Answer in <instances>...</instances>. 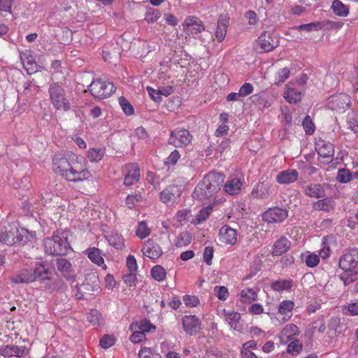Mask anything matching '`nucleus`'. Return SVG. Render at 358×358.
Listing matches in <instances>:
<instances>
[{"label":"nucleus","mask_w":358,"mask_h":358,"mask_svg":"<svg viewBox=\"0 0 358 358\" xmlns=\"http://www.w3.org/2000/svg\"><path fill=\"white\" fill-rule=\"evenodd\" d=\"M220 241L227 245H233L237 241V231L228 225H224L220 229Z\"/></svg>","instance_id":"19"},{"label":"nucleus","mask_w":358,"mask_h":358,"mask_svg":"<svg viewBox=\"0 0 358 358\" xmlns=\"http://www.w3.org/2000/svg\"><path fill=\"white\" fill-rule=\"evenodd\" d=\"M224 175L216 171L207 173L194 191V196L199 199H208L223 186Z\"/></svg>","instance_id":"2"},{"label":"nucleus","mask_w":358,"mask_h":358,"mask_svg":"<svg viewBox=\"0 0 358 358\" xmlns=\"http://www.w3.org/2000/svg\"><path fill=\"white\" fill-rule=\"evenodd\" d=\"M347 124L348 126V129L354 131L355 133H358V112L352 110L348 113L347 117Z\"/></svg>","instance_id":"38"},{"label":"nucleus","mask_w":358,"mask_h":358,"mask_svg":"<svg viewBox=\"0 0 358 358\" xmlns=\"http://www.w3.org/2000/svg\"><path fill=\"white\" fill-rule=\"evenodd\" d=\"M352 178L351 172L347 169H341L337 173L336 179L341 183H347Z\"/></svg>","instance_id":"47"},{"label":"nucleus","mask_w":358,"mask_h":358,"mask_svg":"<svg viewBox=\"0 0 358 358\" xmlns=\"http://www.w3.org/2000/svg\"><path fill=\"white\" fill-rule=\"evenodd\" d=\"M271 190L272 185L271 184L259 182L252 189L251 194L255 199H264L271 194Z\"/></svg>","instance_id":"24"},{"label":"nucleus","mask_w":358,"mask_h":358,"mask_svg":"<svg viewBox=\"0 0 358 358\" xmlns=\"http://www.w3.org/2000/svg\"><path fill=\"white\" fill-rule=\"evenodd\" d=\"M241 297L243 302L251 303L255 301L257 297V291L252 288L243 289L241 292Z\"/></svg>","instance_id":"41"},{"label":"nucleus","mask_w":358,"mask_h":358,"mask_svg":"<svg viewBox=\"0 0 358 358\" xmlns=\"http://www.w3.org/2000/svg\"><path fill=\"white\" fill-rule=\"evenodd\" d=\"M254 87L250 83H245L239 89V96L241 97H245L252 93Z\"/></svg>","instance_id":"59"},{"label":"nucleus","mask_w":358,"mask_h":358,"mask_svg":"<svg viewBox=\"0 0 358 358\" xmlns=\"http://www.w3.org/2000/svg\"><path fill=\"white\" fill-rule=\"evenodd\" d=\"M161 16V12L155 8H150L148 10L145 20L148 23H152L156 22Z\"/></svg>","instance_id":"49"},{"label":"nucleus","mask_w":358,"mask_h":358,"mask_svg":"<svg viewBox=\"0 0 358 358\" xmlns=\"http://www.w3.org/2000/svg\"><path fill=\"white\" fill-rule=\"evenodd\" d=\"M288 216L286 208L278 207L271 208L262 214V220L268 223L282 222Z\"/></svg>","instance_id":"10"},{"label":"nucleus","mask_w":358,"mask_h":358,"mask_svg":"<svg viewBox=\"0 0 358 358\" xmlns=\"http://www.w3.org/2000/svg\"><path fill=\"white\" fill-rule=\"evenodd\" d=\"M313 208L317 211H325L327 213L334 211L336 202L331 198L320 199L313 203Z\"/></svg>","instance_id":"29"},{"label":"nucleus","mask_w":358,"mask_h":358,"mask_svg":"<svg viewBox=\"0 0 358 358\" xmlns=\"http://www.w3.org/2000/svg\"><path fill=\"white\" fill-rule=\"evenodd\" d=\"M290 71L288 68H282L280 69L275 76V83L277 85L284 83L289 76Z\"/></svg>","instance_id":"50"},{"label":"nucleus","mask_w":358,"mask_h":358,"mask_svg":"<svg viewBox=\"0 0 358 358\" xmlns=\"http://www.w3.org/2000/svg\"><path fill=\"white\" fill-rule=\"evenodd\" d=\"M320 262L319 257L315 254L308 255L305 259L306 264L309 267H315Z\"/></svg>","instance_id":"64"},{"label":"nucleus","mask_w":358,"mask_h":358,"mask_svg":"<svg viewBox=\"0 0 358 358\" xmlns=\"http://www.w3.org/2000/svg\"><path fill=\"white\" fill-rule=\"evenodd\" d=\"M184 331L189 335H196L201 329V322L195 315H185L182 319Z\"/></svg>","instance_id":"14"},{"label":"nucleus","mask_w":358,"mask_h":358,"mask_svg":"<svg viewBox=\"0 0 358 358\" xmlns=\"http://www.w3.org/2000/svg\"><path fill=\"white\" fill-rule=\"evenodd\" d=\"M284 97L289 103H296L301 100V94L294 88L288 87L285 92Z\"/></svg>","instance_id":"39"},{"label":"nucleus","mask_w":358,"mask_h":358,"mask_svg":"<svg viewBox=\"0 0 358 358\" xmlns=\"http://www.w3.org/2000/svg\"><path fill=\"white\" fill-rule=\"evenodd\" d=\"M192 241V236L187 231H183L179 234L176 245L178 248H182L188 245Z\"/></svg>","instance_id":"44"},{"label":"nucleus","mask_w":358,"mask_h":358,"mask_svg":"<svg viewBox=\"0 0 358 358\" xmlns=\"http://www.w3.org/2000/svg\"><path fill=\"white\" fill-rule=\"evenodd\" d=\"M88 90L94 98L103 99L110 96L115 91V87L112 83L96 79L88 86Z\"/></svg>","instance_id":"5"},{"label":"nucleus","mask_w":358,"mask_h":358,"mask_svg":"<svg viewBox=\"0 0 358 358\" xmlns=\"http://www.w3.org/2000/svg\"><path fill=\"white\" fill-rule=\"evenodd\" d=\"M190 217L191 211L187 209L178 210L176 215L177 221L179 222L181 224H184L188 222Z\"/></svg>","instance_id":"51"},{"label":"nucleus","mask_w":358,"mask_h":358,"mask_svg":"<svg viewBox=\"0 0 358 358\" xmlns=\"http://www.w3.org/2000/svg\"><path fill=\"white\" fill-rule=\"evenodd\" d=\"M299 173L295 169H287L280 172L276 176V181L280 184H289L295 182Z\"/></svg>","instance_id":"27"},{"label":"nucleus","mask_w":358,"mask_h":358,"mask_svg":"<svg viewBox=\"0 0 358 358\" xmlns=\"http://www.w3.org/2000/svg\"><path fill=\"white\" fill-rule=\"evenodd\" d=\"M15 0H0V11L12 13V6Z\"/></svg>","instance_id":"63"},{"label":"nucleus","mask_w":358,"mask_h":358,"mask_svg":"<svg viewBox=\"0 0 358 358\" xmlns=\"http://www.w3.org/2000/svg\"><path fill=\"white\" fill-rule=\"evenodd\" d=\"M303 127L306 131V134H311L314 132L315 127L314 124L310 117V116L307 115L302 122Z\"/></svg>","instance_id":"61"},{"label":"nucleus","mask_w":358,"mask_h":358,"mask_svg":"<svg viewBox=\"0 0 358 358\" xmlns=\"http://www.w3.org/2000/svg\"><path fill=\"white\" fill-rule=\"evenodd\" d=\"M137 329L145 334V332H149L152 329H155V327L148 320H144L141 321L140 324L132 323L130 325L131 330Z\"/></svg>","instance_id":"43"},{"label":"nucleus","mask_w":358,"mask_h":358,"mask_svg":"<svg viewBox=\"0 0 358 358\" xmlns=\"http://www.w3.org/2000/svg\"><path fill=\"white\" fill-rule=\"evenodd\" d=\"M166 274L165 269L160 265H156L151 269V275L157 281H162L165 278Z\"/></svg>","instance_id":"46"},{"label":"nucleus","mask_w":358,"mask_h":358,"mask_svg":"<svg viewBox=\"0 0 358 358\" xmlns=\"http://www.w3.org/2000/svg\"><path fill=\"white\" fill-rule=\"evenodd\" d=\"M192 141L189 131L185 129H175L171 132L169 142L176 147H182L188 145Z\"/></svg>","instance_id":"9"},{"label":"nucleus","mask_w":358,"mask_h":358,"mask_svg":"<svg viewBox=\"0 0 358 358\" xmlns=\"http://www.w3.org/2000/svg\"><path fill=\"white\" fill-rule=\"evenodd\" d=\"M115 338L108 334L104 335L99 341L100 345L102 348L108 349L115 344Z\"/></svg>","instance_id":"54"},{"label":"nucleus","mask_w":358,"mask_h":358,"mask_svg":"<svg viewBox=\"0 0 358 358\" xmlns=\"http://www.w3.org/2000/svg\"><path fill=\"white\" fill-rule=\"evenodd\" d=\"M34 281L39 280L43 282L46 280H50L52 275V271L45 266L43 262H39L36 264L34 268H32Z\"/></svg>","instance_id":"23"},{"label":"nucleus","mask_w":358,"mask_h":358,"mask_svg":"<svg viewBox=\"0 0 358 358\" xmlns=\"http://www.w3.org/2000/svg\"><path fill=\"white\" fill-rule=\"evenodd\" d=\"M229 22V16L227 14L220 15L215 31V37L218 42H222L226 36Z\"/></svg>","instance_id":"21"},{"label":"nucleus","mask_w":358,"mask_h":358,"mask_svg":"<svg viewBox=\"0 0 358 358\" xmlns=\"http://www.w3.org/2000/svg\"><path fill=\"white\" fill-rule=\"evenodd\" d=\"M302 350V344L299 340L292 341L287 346V352L289 354L299 353Z\"/></svg>","instance_id":"58"},{"label":"nucleus","mask_w":358,"mask_h":358,"mask_svg":"<svg viewBox=\"0 0 358 358\" xmlns=\"http://www.w3.org/2000/svg\"><path fill=\"white\" fill-rule=\"evenodd\" d=\"M45 254L51 256H64L72 250L64 232L54 234L43 241Z\"/></svg>","instance_id":"3"},{"label":"nucleus","mask_w":358,"mask_h":358,"mask_svg":"<svg viewBox=\"0 0 358 358\" xmlns=\"http://www.w3.org/2000/svg\"><path fill=\"white\" fill-rule=\"evenodd\" d=\"M12 282L15 284L30 283L34 282L32 268H23L11 278Z\"/></svg>","instance_id":"28"},{"label":"nucleus","mask_w":358,"mask_h":358,"mask_svg":"<svg viewBox=\"0 0 358 358\" xmlns=\"http://www.w3.org/2000/svg\"><path fill=\"white\" fill-rule=\"evenodd\" d=\"M1 354L3 357H22L24 354V347L8 345L1 349Z\"/></svg>","instance_id":"32"},{"label":"nucleus","mask_w":358,"mask_h":358,"mask_svg":"<svg viewBox=\"0 0 358 358\" xmlns=\"http://www.w3.org/2000/svg\"><path fill=\"white\" fill-rule=\"evenodd\" d=\"M150 234V230L148 228L146 222L145 221H141L138 223L136 230V234L141 239H144L148 237Z\"/></svg>","instance_id":"45"},{"label":"nucleus","mask_w":358,"mask_h":358,"mask_svg":"<svg viewBox=\"0 0 358 358\" xmlns=\"http://www.w3.org/2000/svg\"><path fill=\"white\" fill-rule=\"evenodd\" d=\"M108 241L110 245L117 250H122L124 247V239L117 233H113L110 235L108 238Z\"/></svg>","instance_id":"40"},{"label":"nucleus","mask_w":358,"mask_h":358,"mask_svg":"<svg viewBox=\"0 0 358 358\" xmlns=\"http://www.w3.org/2000/svg\"><path fill=\"white\" fill-rule=\"evenodd\" d=\"M105 154V149L101 148H92L87 151V158L92 162H97L102 159Z\"/></svg>","instance_id":"37"},{"label":"nucleus","mask_w":358,"mask_h":358,"mask_svg":"<svg viewBox=\"0 0 358 358\" xmlns=\"http://www.w3.org/2000/svg\"><path fill=\"white\" fill-rule=\"evenodd\" d=\"M124 185L131 186L136 183L140 178V170L136 164H128L122 167Z\"/></svg>","instance_id":"11"},{"label":"nucleus","mask_w":358,"mask_h":358,"mask_svg":"<svg viewBox=\"0 0 358 358\" xmlns=\"http://www.w3.org/2000/svg\"><path fill=\"white\" fill-rule=\"evenodd\" d=\"M223 315L225 321L231 329L239 333H242L243 328L241 324V315L235 311L223 310Z\"/></svg>","instance_id":"16"},{"label":"nucleus","mask_w":358,"mask_h":358,"mask_svg":"<svg viewBox=\"0 0 358 358\" xmlns=\"http://www.w3.org/2000/svg\"><path fill=\"white\" fill-rule=\"evenodd\" d=\"M316 150L321 157L326 159V162H331L334 155V146L329 141L320 139L316 143Z\"/></svg>","instance_id":"13"},{"label":"nucleus","mask_w":358,"mask_h":358,"mask_svg":"<svg viewBox=\"0 0 358 358\" xmlns=\"http://www.w3.org/2000/svg\"><path fill=\"white\" fill-rule=\"evenodd\" d=\"M142 196L139 194H129L126 198V205L130 209L134 208L136 202L141 201Z\"/></svg>","instance_id":"56"},{"label":"nucleus","mask_w":358,"mask_h":358,"mask_svg":"<svg viewBox=\"0 0 358 358\" xmlns=\"http://www.w3.org/2000/svg\"><path fill=\"white\" fill-rule=\"evenodd\" d=\"M214 250L213 247H206L203 251V261L208 264L211 265L213 257Z\"/></svg>","instance_id":"62"},{"label":"nucleus","mask_w":358,"mask_h":358,"mask_svg":"<svg viewBox=\"0 0 358 358\" xmlns=\"http://www.w3.org/2000/svg\"><path fill=\"white\" fill-rule=\"evenodd\" d=\"M299 334V328L294 324H287L281 331V341H290Z\"/></svg>","instance_id":"33"},{"label":"nucleus","mask_w":358,"mask_h":358,"mask_svg":"<svg viewBox=\"0 0 358 358\" xmlns=\"http://www.w3.org/2000/svg\"><path fill=\"white\" fill-rule=\"evenodd\" d=\"M20 58L27 73L31 75L38 71V66L30 52L21 54Z\"/></svg>","instance_id":"25"},{"label":"nucleus","mask_w":358,"mask_h":358,"mask_svg":"<svg viewBox=\"0 0 358 358\" xmlns=\"http://www.w3.org/2000/svg\"><path fill=\"white\" fill-rule=\"evenodd\" d=\"M215 296L221 301H226L229 297V291L225 286H215L214 288Z\"/></svg>","instance_id":"52"},{"label":"nucleus","mask_w":358,"mask_h":358,"mask_svg":"<svg viewBox=\"0 0 358 358\" xmlns=\"http://www.w3.org/2000/svg\"><path fill=\"white\" fill-rule=\"evenodd\" d=\"M183 301L187 306L196 307L199 303V299L196 296L185 295Z\"/></svg>","instance_id":"60"},{"label":"nucleus","mask_w":358,"mask_h":358,"mask_svg":"<svg viewBox=\"0 0 358 358\" xmlns=\"http://www.w3.org/2000/svg\"><path fill=\"white\" fill-rule=\"evenodd\" d=\"M181 193V190L177 185H172L168 186L160 192L159 198L162 202L166 205H170L175 202Z\"/></svg>","instance_id":"15"},{"label":"nucleus","mask_w":358,"mask_h":358,"mask_svg":"<svg viewBox=\"0 0 358 358\" xmlns=\"http://www.w3.org/2000/svg\"><path fill=\"white\" fill-rule=\"evenodd\" d=\"M88 258L94 264L98 266L104 264V260L102 257V252L101 250L97 248H90L87 250Z\"/></svg>","instance_id":"34"},{"label":"nucleus","mask_w":358,"mask_h":358,"mask_svg":"<svg viewBox=\"0 0 358 358\" xmlns=\"http://www.w3.org/2000/svg\"><path fill=\"white\" fill-rule=\"evenodd\" d=\"M87 320L93 326H99L103 322L101 313L96 309L90 310L87 315Z\"/></svg>","instance_id":"42"},{"label":"nucleus","mask_w":358,"mask_h":358,"mask_svg":"<svg viewBox=\"0 0 358 358\" xmlns=\"http://www.w3.org/2000/svg\"><path fill=\"white\" fill-rule=\"evenodd\" d=\"M22 241V236L19 235V230L17 228L0 233V242L6 245H15Z\"/></svg>","instance_id":"20"},{"label":"nucleus","mask_w":358,"mask_h":358,"mask_svg":"<svg viewBox=\"0 0 358 358\" xmlns=\"http://www.w3.org/2000/svg\"><path fill=\"white\" fill-rule=\"evenodd\" d=\"M243 181L241 178L229 177L224 185V190L230 195L238 194L242 189Z\"/></svg>","instance_id":"22"},{"label":"nucleus","mask_w":358,"mask_h":358,"mask_svg":"<svg viewBox=\"0 0 358 358\" xmlns=\"http://www.w3.org/2000/svg\"><path fill=\"white\" fill-rule=\"evenodd\" d=\"M119 103H120L122 110L127 115H131L134 114V107L131 106V104L128 101V100L125 97L120 96L119 98Z\"/></svg>","instance_id":"48"},{"label":"nucleus","mask_w":358,"mask_h":358,"mask_svg":"<svg viewBox=\"0 0 358 358\" xmlns=\"http://www.w3.org/2000/svg\"><path fill=\"white\" fill-rule=\"evenodd\" d=\"M291 243L285 237H281L273 244L271 254L273 256H280L285 253L290 248Z\"/></svg>","instance_id":"31"},{"label":"nucleus","mask_w":358,"mask_h":358,"mask_svg":"<svg viewBox=\"0 0 358 358\" xmlns=\"http://www.w3.org/2000/svg\"><path fill=\"white\" fill-rule=\"evenodd\" d=\"M304 194L315 199L322 198L325 196L324 184H310L305 187Z\"/></svg>","instance_id":"26"},{"label":"nucleus","mask_w":358,"mask_h":358,"mask_svg":"<svg viewBox=\"0 0 358 358\" xmlns=\"http://www.w3.org/2000/svg\"><path fill=\"white\" fill-rule=\"evenodd\" d=\"M48 92L51 103L56 110L68 111L71 108L69 101L66 98L65 90L57 83L50 84Z\"/></svg>","instance_id":"4"},{"label":"nucleus","mask_w":358,"mask_h":358,"mask_svg":"<svg viewBox=\"0 0 358 358\" xmlns=\"http://www.w3.org/2000/svg\"><path fill=\"white\" fill-rule=\"evenodd\" d=\"M141 251L145 256L152 259H158L162 254L160 246L150 239L144 243Z\"/></svg>","instance_id":"18"},{"label":"nucleus","mask_w":358,"mask_h":358,"mask_svg":"<svg viewBox=\"0 0 358 358\" xmlns=\"http://www.w3.org/2000/svg\"><path fill=\"white\" fill-rule=\"evenodd\" d=\"M343 310L345 315L352 316L358 315V301L348 303V306L343 308Z\"/></svg>","instance_id":"53"},{"label":"nucleus","mask_w":358,"mask_h":358,"mask_svg":"<svg viewBox=\"0 0 358 358\" xmlns=\"http://www.w3.org/2000/svg\"><path fill=\"white\" fill-rule=\"evenodd\" d=\"M140 358H161V355L155 352L150 348H144L138 352Z\"/></svg>","instance_id":"55"},{"label":"nucleus","mask_w":358,"mask_h":358,"mask_svg":"<svg viewBox=\"0 0 358 358\" xmlns=\"http://www.w3.org/2000/svg\"><path fill=\"white\" fill-rule=\"evenodd\" d=\"M52 169L69 182H81L91 176L85 158L73 153H57L52 158Z\"/></svg>","instance_id":"1"},{"label":"nucleus","mask_w":358,"mask_h":358,"mask_svg":"<svg viewBox=\"0 0 358 358\" xmlns=\"http://www.w3.org/2000/svg\"><path fill=\"white\" fill-rule=\"evenodd\" d=\"M257 45L259 46V52H267L273 50L278 45V41L272 34L264 32L259 37Z\"/></svg>","instance_id":"12"},{"label":"nucleus","mask_w":358,"mask_h":358,"mask_svg":"<svg viewBox=\"0 0 358 358\" xmlns=\"http://www.w3.org/2000/svg\"><path fill=\"white\" fill-rule=\"evenodd\" d=\"M294 308V303L291 300H284L280 302L278 306V313L282 315V321L285 322L292 316V310Z\"/></svg>","instance_id":"30"},{"label":"nucleus","mask_w":358,"mask_h":358,"mask_svg":"<svg viewBox=\"0 0 358 358\" xmlns=\"http://www.w3.org/2000/svg\"><path fill=\"white\" fill-rule=\"evenodd\" d=\"M331 8L333 12L339 16L345 17L349 13V8L340 0H334Z\"/></svg>","instance_id":"36"},{"label":"nucleus","mask_w":358,"mask_h":358,"mask_svg":"<svg viewBox=\"0 0 358 358\" xmlns=\"http://www.w3.org/2000/svg\"><path fill=\"white\" fill-rule=\"evenodd\" d=\"M320 27L319 22H311L308 24H303L299 26H296L295 29L299 31H311L313 30H317Z\"/></svg>","instance_id":"57"},{"label":"nucleus","mask_w":358,"mask_h":358,"mask_svg":"<svg viewBox=\"0 0 358 358\" xmlns=\"http://www.w3.org/2000/svg\"><path fill=\"white\" fill-rule=\"evenodd\" d=\"M329 108L342 113L350 106V97L345 93L332 95L328 99Z\"/></svg>","instance_id":"7"},{"label":"nucleus","mask_w":358,"mask_h":358,"mask_svg":"<svg viewBox=\"0 0 358 358\" xmlns=\"http://www.w3.org/2000/svg\"><path fill=\"white\" fill-rule=\"evenodd\" d=\"M293 285L292 280H278L271 283V288L276 292L289 290Z\"/></svg>","instance_id":"35"},{"label":"nucleus","mask_w":358,"mask_h":358,"mask_svg":"<svg viewBox=\"0 0 358 358\" xmlns=\"http://www.w3.org/2000/svg\"><path fill=\"white\" fill-rule=\"evenodd\" d=\"M55 264L57 269L63 275L65 278L67 280H71L74 278V271L69 260L62 257L57 258L55 260Z\"/></svg>","instance_id":"17"},{"label":"nucleus","mask_w":358,"mask_h":358,"mask_svg":"<svg viewBox=\"0 0 358 358\" xmlns=\"http://www.w3.org/2000/svg\"><path fill=\"white\" fill-rule=\"evenodd\" d=\"M358 263V249L353 248L345 250L339 259V267L346 272H352Z\"/></svg>","instance_id":"6"},{"label":"nucleus","mask_w":358,"mask_h":358,"mask_svg":"<svg viewBox=\"0 0 358 358\" xmlns=\"http://www.w3.org/2000/svg\"><path fill=\"white\" fill-rule=\"evenodd\" d=\"M182 27L183 31L187 34L192 35L194 37L206 29L203 22L196 16L187 17L182 24Z\"/></svg>","instance_id":"8"}]
</instances>
